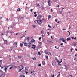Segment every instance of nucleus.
<instances>
[{"instance_id": "f257e3e1", "label": "nucleus", "mask_w": 77, "mask_h": 77, "mask_svg": "<svg viewBox=\"0 0 77 77\" xmlns=\"http://www.w3.org/2000/svg\"><path fill=\"white\" fill-rule=\"evenodd\" d=\"M42 17V16L41 15H39L38 17V19L39 20V21L40 23H41V24H42V21H43V20H44V18H43L42 19V20H41V18Z\"/></svg>"}, {"instance_id": "f03ea898", "label": "nucleus", "mask_w": 77, "mask_h": 77, "mask_svg": "<svg viewBox=\"0 0 77 77\" xmlns=\"http://www.w3.org/2000/svg\"><path fill=\"white\" fill-rule=\"evenodd\" d=\"M57 62H58V64H57V65L58 66H61V64L60 63H61V62H62V61L61 60L60 61H59V60H58V59H57Z\"/></svg>"}, {"instance_id": "7ed1b4c3", "label": "nucleus", "mask_w": 77, "mask_h": 77, "mask_svg": "<svg viewBox=\"0 0 77 77\" xmlns=\"http://www.w3.org/2000/svg\"><path fill=\"white\" fill-rule=\"evenodd\" d=\"M61 40L63 42H64V43H66V42L65 40V38H62Z\"/></svg>"}, {"instance_id": "20e7f679", "label": "nucleus", "mask_w": 77, "mask_h": 77, "mask_svg": "<svg viewBox=\"0 0 77 77\" xmlns=\"http://www.w3.org/2000/svg\"><path fill=\"white\" fill-rule=\"evenodd\" d=\"M36 21L37 22V23H38V24L39 25H41V23L38 22L39 21V20H35V21H34V23L35 22H36Z\"/></svg>"}, {"instance_id": "39448f33", "label": "nucleus", "mask_w": 77, "mask_h": 77, "mask_svg": "<svg viewBox=\"0 0 77 77\" xmlns=\"http://www.w3.org/2000/svg\"><path fill=\"white\" fill-rule=\"evenodd\" d=\"M27 44H28V43H27L25 42V43H24V46H26V47H27L28 46Z\"/></svg>"}, {"instance_id": "423d86ee", "label": "nucleus", "mask_w": 77, "mask_h": 77, "mask_svg": "<svg viewBox=\"0 0 77 77\" xmlns=\"http://www.w3.org/2000/svg\"><path fill=\"white\" fill-rule=\"evenodd\" d=\"M10 48V50H11V51H12V50L13 49H14V47L13 46H11Z\"/></svg>"}, {"instance_id": "0eeeda50", "label": "nucleus", "mask_w": 77, "mask_h": 77, "mask_svg": "<svg viewBox=\"0 0 77 77\" xmlns=\"http://www.w3.org/2000/svg\"><path fill=\"white\" fill-rule=\"evenodd\" d=\"M4 42H5V44H7V43H8V41H7V40H5Z\"/></svg>"}, {"instance_id": "6e6552de", "label": "nucleus", "mask_w": 77, "mask_h": 77, "mask_svg": "<svg viewBox=\"0 0 77 77\" xmlns=\"http://www.w3.org/2000/svg\"><path fill=\"white\" fill-rule=\"evenodd\" d=\"M31 41L32 42H35V41L33 39H32L31 40Z\"/></svg>"}, {"instance_id": "1a4fd4ad", "label": "nucleus", "mask_w": 77, "mask_h": 77, "mask_svg": "<svg viewBox=\"0 0 77 77\" xmlns=\"http://www.w3.org/2000/svg\"><path fill=\"white\" fill-rule=\"evenodd\" d=\"M51 18V16L49 15L48 16V20H49V19H50Z\"/></svg>"}, {"instance_id": "9d476101", "label": "nucleus", "mask_w": 77, "mask_h": 77, "mask_svg": "<svg viewBox=\"0 0 77 77\" xmlns=\"http://www.w3.org/2000/svg\"><path fill=\"white\" fill-rule=\"evenodd\" d=\"M42 63L43 65H45V62H44V61H43V62Z\"/></svg>"}, {"instance_id": "9b49d317", "label": "nucleus", "mask_w": 77, "mask_h": 77, "mask_svg": "<svg viewBox=\"0 0 77 77\" xmlns=\"http://www.w3.org/2000/svg\"><path fill=\"white\" fill-rule=\"evenodd\" d=\"M18 58H17L18 59H21V56H18Z\"/></svg>"}, {"instance_id": "f8f14e48", "label": "nucleus", "mask_w": 77, "mask_h": 77, "mask_svg": "<svg viewBox=\"0 0 77 77\" xmlns=\"http://www.w3.org/2000/svg\"><path fill=\"white\" fill-rule=\"evenodd\" d=\"M20 66H21V67H22V69H24V68L23 66V65H21Z\"/></svg>"}, {"instance_id": "ddd939ff", "label": "nucleus", "mask_w": 77, "mask_h": 77, "mask_svg": "<svg viewBox=\"0 0 77 77\" xmlns=\"http://www.w3.org/2000/svg\"><path fill=\"white\" fill-rule=\"evenodd\" d=\"M7 68L5 67L4 69V70H5V71L6 72V71H7Z\"/></svg>"}, {"instance_id": "4468645a", "label": "nucleus", "mask_w": 77, "mask_h": 77, "mask_svg": "<svg viewBox=\"0 0 77 77\" xmlns=\"http://www.w3.org/2000/svg\"><path fill=\"white\" fill-rule=\"evenodd\" d=\"M51 3H48V6H51Z\"/></svg>"}, {"instance_id": "2eb2a0df", "label": "nucleus", "mask_w": 77, "mask_h": 77, "mask_svg": "<svg viewBox=\"0 0 77 77\" xmlns=\"http://www.w3.org/2000/svg\"><path fill=\"white\" fill-rule=\"evenodd\" d=\"M20 46H21V47H23V44H22V43H20Z\"/></svg>"}, {"instance_id": "dca6fc26", "label": "nucleus", "mask_w": 77, "mask_h": 77, "mask_svg": "<svg viewBox=\"0 0 77 77\" xmlns=\"http://www.w3.org/2000/svg\"><path fill=\"white\" fill-rule=\"evenodd\" d=\"M64 66L66 67V70L67 69V68H68V67H67V66L66 65Z\"/></svg>"}, {"instance_id": "f3484780", "label": "nucleus", "mask_w": 77, "mask_h": 77, "mask_svg": "<svg viewBox=\"0 0 77 77\" xmlns=\"http://www.w3.org/2000/svg\"><path fill=\"white\" fill-rule=\"evenodd\" d=\"M67 32L69 33V35H71V33L70 32L68 31Z\"/></svg>"}, {"instance_id": "a211bd4d", "label": "nucleus", "mask_w": 77, "mask_h": 77, "mask_svg": "<svg viewBox=\"0 0 77 77\" xmlns=\"http://www.w3.org/2000/svg\"><path fill=\"white\" fill-rule=\"evenodd\" d=\"M48 27H49V28H51V26H50V25H48Z\"/></svg>"}, {"instance_id": "6ab92c4d", "label": "nucleus", "mask_w": 77, "mask_h": 77, "mask_svg": "<svg viewBox=\"0 0 77 77\" xmlns=\"http://www.w3.org/2000/svg\"><path fill=\"white\" fill-rule=\"evenodd\" d=\"M70 39H71L70 38H67L66 39V40L67 41H70Z\"/></svg>"}, {"instance_id": "aec40b11", "label": "nucleus", "mask_w": 77, "mask_h": 77, "mask_svg": "<svg viewBox=\"0 0 77 77\" xmlns=\"http://www.w3.org/2000/svg\"><path fill=\"white\" fill-rule=\"evenodd\" d=\"M11 67H10V68H9V69H12V68H13V67H13V66H11Z\"/></svg>"}, {"instance_id": "412c9836", "label": "nucleus", "mask_w": 77, "mask_h": 77, "mask_svg": "<svg viewBox=\"0 0 77 77\" xmlns=\"http://www.w3.org/2000/svg\"><path fill=\"white\" fill-rule=\"evenodd\" d=\"M25 72H27V71H28V70L27 69H26V68H25Z\"/></svg>"}, {"instance_id": "4be33fe9", "label": "nucleus", "mask_w": 77, "mask_h": 77, "mask_svg": "<svg viewBox=\"0 0 77 77\" xmlns=\"http://www.w3.org/2000/svg\"><path fill=\"white\" fill-rule=\"evenodd\" d=\"M22 70H23V69H19V70L18 72H20V71H22Z\"/></svg>"}, {"instance_id": "5701e85b", "label": "nucleus", "mask_w": 77, "mask_h": 77, "mask_svg": "<svg viewBox=\"0 0 77 77\" xmlns=\"http://www.w3.org/2000/svg\"><path fill=\"white\" fill-rule=\"evenodd\" d=\"M1 75H5V72H2L1 74Z\"/></svg>"}, {"instance_id": "b1692460", "label": "nucleus", "mask_w": 77, "mask_h": 77, "mask_svg": "<svg viewBox=\"0 0 77 77\" xmlns=\"http://www.w3.org/2000/svg\"><path fill=\"white\" fill-rule=\"evenodd\" d=\"M38 54L39 55H41V53L40 52H38Z\"/></svg>"}, {"instance_id": "393cba45", "label": "nucleus", "mask_w": 77, "mask_h": 77, "mask_svg": "<svg viewBox=\"0 0 77 77\" xmlns=\"http://www.w3.org/2000/svg\"><path fill=\"white\" fill-rule=\"evenodd\" d=\"M38 44H39L40 45H41V44H42V42H38Z\"/></svg>"}, {"instance_id": "a878e982", "label": "nucleus", "mask_w": 77, "mask_h": 77, "mask_svg": "<svg viewBox=\"0 0 77 77\" xmlns=\"http://www.w3.org/2000/svg\"><path fill=\"white\" fill-rule=\"evenodd\" d=\"M48 56L46 57V58H47V59H46L47 60H48Z\"/></svg>"}, {"instance_id": "bb28decb", "label": "nucleus", "mask_w": 77, "mask_h": 77, "mask_svg": "<svg viewBox=\"0 0 77 77\" xmlns=\"http://www.w3.org/2000/svg\"><path fill=\"white\" fill-rule=\"evenodd\" d=\"M59 13H60V14H62V15H63L62 14V11L60 12Z\"/></svg>"}, {"instance_id": "cd10ccee", "label": "nucleus", "mask_w": 77, "mask_h": 77, "mask_svg": "<svg viewBox=\"0 0 77 77\" xmlns=\"http://www.w3.org/2000/svg\"><path fill=\"white\" fill-rule=\"evenodd\" d=\"M30 39V37H28L27 38V40H29Z\"/></svg>"}, {"instance_id": "c85d7f7f", "label": "nucleus", "mask_w": 77, "mask_h": 77, "mask_svg": "<svg viewBox=\"0 0 77 77\" xmlns=\"http://www.w3.org/2000/svg\"><path fill=\"white\" fill-rule=\"evenodd\" d=\"M34 17H37V14H35Z\"/></svg>"}, {"instance_id": "c756f323", "label": "nucleus", "mask_w": 77, "mask_h": 77, "mask_svg": "<svg viewBox=\"0 0 77 77\" xmlns=\"http://www.w3.org/2000/svg\"><path fill=\"white\" fill-rule=\"evenodd\" d=\"M37 6L38 7H39V4H37Z\"/></svg>"}, {"instance_id": "7c9ffc66", "label": "nucleus", "mask_w": 77, "mask_h": 77, "mask_svg": "<svg viewBox=\"0 0 77 77\" xmlns=\"http://www.w3.org/2000/svg\"><path fill=\"white\" fill-rule=\"evenodd\" d=\"M60 74H59L58 75H57V77H59V76H60Z\"/></svg>"}, {"instance_id": "2f4dec72", "label": "nucleus", "mask_w": 77, "mask_h": 77, "mask_svg": "<svg viewBox=\"0 0 77 77\" xmlns=\"http://www.w3.org/2000/svg\"><path fill=\"white\" fill-rule=\"evenodd\" d=\"M55 48H56V49H59V47H58V48H56V46H55Z\"/></svg>"}, {"instance_id": "473e14b6", "label": "nucleus", "mask_w": 77, "mask_h": 77, "mask_svg": "<svg viewBox=\"0 0 77 77\" xmlns=\"http://www.w3.org/2000/svg\"><path fill=\"white\" fill-rule=\"evenodd\" d=\"M4 67H5V68H6H6H7V67H8V66L5 65V66Z\"/></svg>"}, {"instance_id": "72a5a7b5", "label": "nucleus", "mask_w": 77, "mask_h": 77, "mask_svg": "<svg viewBox=\"0 0 77 77\" xmlns=\"http://www.w3.org/2000/svg\"><path fill=\"white\" fill-rule=\"evenodd\" d=\"M33 60H36V58L35 57L33 58Z\"/></svg>"}, {"instance_id": "f704fd0d", "label": "nucleus", "mask_w": 77, "mask_h": 77, "mask_svg": "<svg viewBox=\"0 0 77 77\" xmlns=\"http://www.w3.org/2000/svg\"><path fill=\"white\" fill-rule=\"evenodd\" d=\"M39 66H41V64H39L38 65Z\"/></svg>"}, {"instance_id": "c9c22d12", "label": "nucleus", "mask_w": 77, "mask_h": 77, "mask_svg": "<svg viewBox=\"0 0 77 77\" xmlns=\"http://www.w3.org/2000/svg\"><path fill=\"white\" fill-rule=\"evenodd\" d=\"M32 46L33 47H36V45H34V44H32Z\"/></svg>"}, {"instance_id": "e433bc0d", "label": "nucleus", "mask_w": 77, "mask_h": 77, "mask_svg": "<svg viewBox=\"0 0 77 77\" xmlns=\"http://www.w3.org/2000/svg\"><path fill=\"white\" fill-rule=\"evenodd\" d=\"M41 37H40L39 38V40H41Z\"/></svg>"}, {"instance_id": "4c0bfd02", "label": "nucleus", "mask_w": 77, "mask_h": 77, "mask_svg": "<svg viewBox=\"0 0 77 77\" xmlns=\"http://www.w3.org/2000/svg\"><path fill=\"white\" fill-rule=\"evenodd\" d=\"M50 0H49V1L48 2V3H50Z\"/></svg>"}, {"instance_id": "58836bf2", "label": "nucleus", "mask_w": 77, "mask_h": 77, "mask_svg": "<svg viewBox=\"0 0 77 77\" xmlns=\"http://www.w3.org/2000/svg\"><path fill=\"white\" fill-rule=\"evenodd\" d=\"M32 10H33V9H31L30 11L31 12H33V11H32Z\"/></svg>"}, {"instance_id": "ea45409f", "label": "nucleus", "mask_w": 77, "mask_h": 77, "mask_svg": "<svg viewBox=\"0 0 77 77\" xmlns=\"http://www.w3.org/2000/svg\"><path fill=\"white\" fill-rule=\"evenodd\" d=\"M14 45L15 44L16 45H17V43H14Z\"/></svg>"}, {"instance_id": "a19ab883", "label": "nucleus", "mask_w": 77, "mask_h": 77, "mask_svg": "<svg viewBox=\"0 0 77 77\" xmlns=\"http://www.w3.org/2000/svg\"><path fill=\"white\" fill-rule=\"evenodd\" d=\"M10 27L11 28H13V27H14V26L13 27V26H11Z\"/></svg>"}, {"instance_id": "79ce46f5", "label": "nucleus", "mask_w": 77, "mask_h": 77, "mask_svg": "<svg viewBox=\"0 0 77 77\" xmlns=\"http://www.w3.org/2000/svg\"><path fill=\"white\" fill-rule=\"evenodd\" d=\"M62 30H66V29H63Z\"/></svg>"}, {"instance_id": "37998d69", "label": "nucleus", "mask_w": 77, "mask_h": 77, "mask_svg": "<svg viewBox=\"0 0 77 77\" xmlns=\"http://www.w3.org/2000/svg\"><path fill=\"white\" fill-rule=\"evenodd\" d=\"M42 38H44V35H42Z\"/></svg>"}, {"instance_id": "c03bdc74", "label": "nucleus", "mask_w": 77, "mask_h": 77, "mask_svg": "<svg viewBox=\"0 0 77 77\" xmlns=\"http://www.w3.org/2000/svg\"><path fill=\"white\" fill-rule=\"evenodd\" d=\"M32 48H33V49H34V50H35V47H32Z\"/></svg>"}, {"instance_id": "a18cd8bd", "label": "nucleus", "mask_w": 77, "mask_h": 77, "mask_svg": "<svg viewBox=\"0 0 77 77\" xmlns=\"http://www.w3.org/2000/svg\"><path fill=\"white\" fill-rule=\"evenodd\" d=\"M28 47H29V48H30V47H31V46L30 45H28Z\"/></svg>"}, {"instance_id": "49530a36", "label": "nucleus", "mask_w": 77, "mask_h": 77, "mask_svg": "<svg viewBox=\"0 0 77 77\" xmlns=\"http://www.w3.org/2000/svg\"><path fill=\"white\" fill-rule=\"evenodd\" d=\"M51 12H53V10L52 9H51Z\"/></svg>"}, {"instance_id": "de8ad7c7", "label": "nucleus", "mask_w": 77, "mask_h": 77, "mask_svg": "<svg viewBox=\"0 0 77 77\" xmlns=\"http://www.w3.org/2000/svg\"><path fill=\"white\" fill-rule=\"evenodd\" d=\"M71 38H72V39H74V37H71Z\"/></svg>"}, {"instance_id": "09e8293b", "label": "nucleus", "mask_w": 77, "mask_h": 77, "mask_svg": "<svg viewBox=\"0 0 77 77\" xmlns=\"http://www.w3.org/2000/svg\"><path fill=\"white\" fill-rule=\"evenodd\" d=\"M76 37H75L74 38V39H75V40H76Z\"/></svg>"}, {"instance_id": "8fccbe9b", "label": "nucleus", "mask_w": 77, "mask_h": 77, "mask_svg": "<svg viewBox=\"0 0 77 77\" xmlns=\"http://www.w3.org/2000/svg\"><path fill=\"white\" fill-rule=\"evenodd\" d=\"M47 41H49V42H51V41H49V40H47Z\"/></svg>"}, {"instance_id": "3c124183", "label": "nucleus", "mask_w": 77, "mask_h": 77, "mask_svg": "<svg viewBox=\"0 0 77 77\" xmlns=\"http://www.w3.org/2000/svg\"><path fill=\"white\" fill-rule=\"evenodd\" d=\"M19 11H20V10H21V9L20 8H18Z\"/></svg>"}, {"instance_id": "603ef678", "label": "nucleus", "mask_w": 77, "mask_h": 77, "mask_svg": "<svg viewBox=\"0 0 77 77\" xmlns=\"http://www.w3.org/2000/svg\"><path fill=\"white\" fill-rule=\"evenodd\" d=\"M26 72V74H27V73H28V72Z\"/></svg>"}, {"instance_id": "864d4df0", "label": "nucleus", "mask_w": 77, "mask_h": 77, "mask_svg": "<svg viewBox=\"0 0 77 77\" xmlns=\"http://www.w3.org/2000/svg\"><path fill=\"white\" fill-rule=\"evenodd\" d=\"M49 33H50V32H47V34L48 35H49Z\"/></svg>"}, {"instance_id": "5fc2aeb1", "label": "nucleus", "mask_w": 77, "mask_h": 77, "mask_svg": "<svg viewBox=\"0 0 77 77\" xmlns=\"http://www.w3.org/2000/svg\"><path fill=\"white\" fill-rule=\"evenodd\" d=\"M36 14V12H34V14Z\"/></svg>"}, {"instance_id": "6e6d98bb", "label": "nucleus", "mask_w": 77, "mask_h": 77, "mask_svg": "<svg viewBox=\"0 0 77 77\" xmlns=\"http://www.w3.org/2000/svg\"><path fill=\"white\" fill-rule=\"evenodd\" d=\"M48 30H51V29H48Z\"/></svg>"}, {"instance_id": "4d7b16f0", "label": "nucleus", "mask_w": 77, "mask_h": 77, "mask_svg": "<svg viewBox=\"0 0 77 77\" xmlns=\"http://www.w3.org/2000/svg\"><path fill=\"white\" fill-rule=\"evenodd\" d=\"M51 39H53V37H52V36L51 35Z\"/></svg>"}, {"instance_id": "13d9d810", "label": "nucleus", "mask_w": 77, "mask_h": 77, "mask_svg": "<svg viewBox=\"0 0 77 77\" xmlns=\"http://www.w3.org/2000/svg\"><path fill=\"white\" fill-rule=\"evenodd\" d=\"M63 45V43H61L60 44V45Z\"/></svg>"}, {"instance_id": "bf43d9fd", "label": "nucleus", "mask_w": 77, "mask_h": 77, "mask_svg": "<svg viewBox=\"0 0 77 77\" xmlns=\"http://www.w3.org/2000/svg\"><path fill=\"white\" fill-rule=\"evenodd\" d=\"M16 35H17H17H18V33H16Z\"/></svg>"}, {"instance_id": "052dcab7", "label": "nucleus", "mask_w": 77, "mask_h": 77, "mask_svg": "<svg viewBox=\"0 0 77 77\" xmlns=\"http://www.w3.org/2000/svg\"><path fill=\"white\" fill-rule=\"evenodd\" d=\"M33 26L34 27V28H35V27H36V26Z\"/></svg>"}, {"instance_id": "680f3d73", "label": "nucleus", "mask_w": 77, "mask_h": 77, "mask_svg": "<svg viewBox=\"0 0 77 77\" xmlns=\"http://www.w3.org/2000/svg\"><path fill=\"white\" fill-rule=\"evenodd\" d=\"M52 77H54V75H53L52 76Z\"/></svg>"}, {"instance_id": "e2e57ef3", "label": "nucleus", "mask_w": 77, "mask_h": 77, "mask_svg": "<svg viewBox=\"0 0 77 77\" xmlns=\"http://www.w3.org/2000/svg\"><path fill=\"white\" fill-rule=\"evenodd\" d=\"M49 54H50V55H51L52 54L51 53H49Z\"/></svg>"}, {"instance_id": "0e129e2a", "label": "nucleus", "mask_w": 77, "mask_h": 77, "mask_svg": "<svg viewBox=\"0 0 77 77\" xmlns=\"http://www.w3.org/2000/svg\"><path fill=\"white\" fill-rule=\"evenodd\" d=\"M75 56H76V57H77V54H75Z\"/></svg>"}, {"instance_id": "69168bd1", "label": "nucleus", "mask_w": 77, "mask_h": 77, "mask_svg": "<svg viewBox=\"0 0 77 77\" xmlns=\"http://www.w3.org/2000/svg\"><path fill=\"white\" fill-rule=\"evenodd\" d=\"M55 22H57V19L55 20Z\"/></svg>"}, {"instance_id": "338daca9", "label": "nucleus", "mask_w": 77, "mask_h": 77, "mask_svg": "<svg viewBox=\"0 0 77 77\" xmlns=\"http://www.w3.org/2000/svg\"><path fill=\"white\" fill-rule=\"evenodd\" d=\"M70 76H71V77H72V75H70Z\"/></svg>"}, {"instance_id": "774afa93", "label": "nucleus", "mask_w": 77, "mask_h": 77, "mask_svg": "<svg viewBox=\"0 0 77 77\" xmlns=\"http://www.w3.org/2000/svg\"><path fill=\"white\" fill-rule=\"evenodd\" d=\"M42 30L41 32V33H43Z\"/></svg>"}]
</instances>
